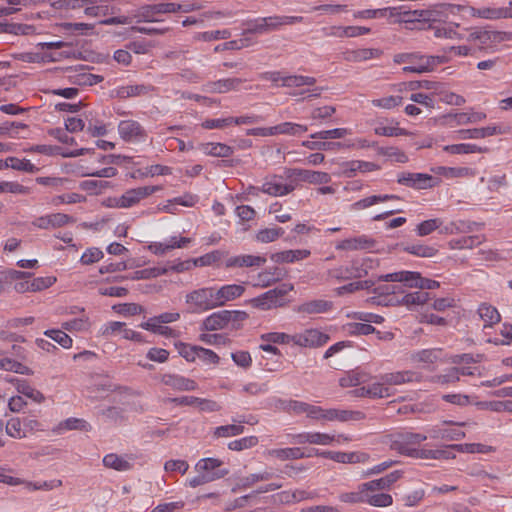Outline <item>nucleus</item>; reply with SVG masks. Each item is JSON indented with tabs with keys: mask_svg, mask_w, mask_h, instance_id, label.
Masks as SVG:
<instances>
[{
	"mask_svg": "<svg viewBox=\"0 0 512 512\" xmlns=\"http://www.w3.org/2000/svg\"><path fill=\"white\" fill-rule=\"evenodd\" d=\"M427 439V435L410 430H396L383 436L382 443L401 455L411 457L415 449Z\"/></svg>",
	"mask_w": 512,
	"mask_h": 512,
	"instance_id": "f257e3e1",
	"label": "nucleus"
},
{
	"mask_svg": "<svg viewBox=\"0 0 512 512\" xmlns=\"http://www.w3.org/2000/svg\"><path fill=\"white\" fill-rule=\"evenodd\" d=\"M304 18L302 16H269V17H259L256 19H251L243 22V26L245 29L243 31V35L246 34H267L272 31L279 30L282 26L285 25H293L296 23L303 22Z\"/></svg>",
	"mask_w": 512,
	"mask_h": 512,
	"instance_id": "f03ea898",
	"label": "nucleus"
},
{
	"mask_svg": "<svg viewBox=\"0 0 512 512\" xmlns=\"http://www.w3.org/2000/svg\"><path fill=\"white\" fill-rule=\"evenodd\" d=\"M247 318L248 314L244 311L221 310L206 317L201 328L206 331H216L225 328L237 330Z\"/></svg>",
	"mask_w": 512,
	"mask_h": 512,
	"instance_id": "7ed1b4c3",
	"label": "nucleus"
},
{
	"mask_svg": "<svg viewBox=\"0 0 512 512\" xmlns=\"http://www.w3.org/2000/svg\"><path fill=\"white\" fill-rule=\"evenodd\" d=\"M294 289L290 283H282L279 286L266 291L250 300L253 307L261 310L283 307L288 303L287 295Z\"/></svg>",
	"mask_w": 512,
	"mask_h": 512,
	"instance_id": "20e7f679",
	"label": "nucleus"
},
{
	"mask_svg": "<svg viewBox=\"0 0 512 512\" xmlns=\"http://www.w3.org/2000/svg\"><path fill=\"white\" fill-rule=\"evenodd\" d=\"M367 262H371V259H354L349 265L329 269L327 275L329 278L338 281L362 278L368 274Z\"/></svg>",
	"mask_w": 512,
	"mask_h": 512,
	"instance_id": "39448f33",
	"label": "nucleus"
},
{
	"mask_svg": "<svg viewBox=\"0 0 512 512\" xmlns=\"http://www.w3.org/2000/svg\"><path fill=\"white\" fill-rule=\"evenodd\" d=\"M440 12L435 9L408 10L400 14L401 21L413 24L412 28L424 29L427 23L439 20Z\"/></svg>",
	"mask_w": 512,
	"mask_h": 512,
	"instance_id": "423d86ee",
	"label": "nucleus"
},
{
	"mask_svg": "<svg viewBox=\"0 0 512 512\" xmlns=\"http://www.w3.org/2000/svg\"><path fill=\"white\" fill-rule=\"evenodd\" d=\"M289 442L293 444H315V445H330L333 441L337 440L338 442L340 439H343L344 441H349L350 439L348 437H345L344 435H338L337 437L335 435H330L327 433H321V432H302L298 434H292L288 435Z\"/></svg>",
	"mask_w": 512,
	"mask_h": 512,
	"instance_id": "0eeeda50",
	"label": "nucleus"
},
{
	"mask_svg": "<svg viewBox=\"0 0 512 512\" xmlns=\"http://www.w3.org/2000/svg\"><path fill=\"white\" fill-rule=\"evenodd\" d=\"M214 297H216L215 288L205 287L188 293L186 295V302L193 304L201 311H207L218 307V304H216L217 300Z\"/></svg>",
	"mask_w": 512,
	"mask_h": 512,
	"instance_id": "6e6552de",
	"label": "nucleus"
},
{
	"mask_svg": "<svg viewBox=\"0 0 512 512\" xmlns=\"http://www.w3.org/2000/svg\"><path fill=\"white\" fill-rule=\"evenodd\" d=\"M506 32L475 29L469 33L468 41L475 42L480 50L507 40Z\"/></svg>",
	"mask_w": 512,
	"mask_h": 512,
	"instance_id": "1a4fd4ad",
	"label": "nucleus"
},
{
	"mask_svg": "<svg viewBox=\"0 0 512 512\" xmlns=\"http://www.w3.org/2000/svg\"><path fill=\"white\" fill-rule=\"evenodd\" d=\"M397 182L414 189H427L435 185L436 179L425 173L402 172L398 174Z\"/></svg>",
	"mask_w": 512,
	"mask_h": 512,
	"instance_id": "9d476101",
	"label": "nucleus"
},
{
	"mask_svg": "<svg viewBox=\"0 0 512 512\" xmlns=\"http://www.w3.org/2000/svg\"><path fill=\"white\" fill-rule=\"evenodd\" d=\"M118 133L126 142H142L147 138L143 126L135 120H122L118 124Z\"/></svg>",
	"mask_w": 512,
	"mask_h": 512,
	"instance_id": "9b49d317",
	"label": "nucleus"
},
{
	"mask_svg": "<svg viewBox=\"0 0 512 512\" xmlns=\"http://www.w3.org/2000/svg\"><path fill=\"white\" fill-rule=\"evenodd\" d=\"M329 339L328 334L318 329H306L294 335V344L300 347L317 348L325 345Z\"/></svg>",
	"mask_w": 512,
	"mask_h": 512,
	"instance_id": "f8f14e48",
	"label": "nucleus"
},
{
	"mask_svg": "<svg viewBox=\"0 0 512 512\" xmlns=\"http://www.w3.org/2000/svg\"><path fill=\"white\" fill-rule=\"evenodd\" d=\"M160 190L159 186H144L127 190L117 201V206L129 208L140 200Z\"/></svg>",
	"mask_w": 512,
	"mask_h": 512,
	"instance_id": "ddd939ff",
	"label": "nucleus"
},
{
	"mask_svg": "<svg viewBox=\"0 0 512 512\" xmlns=\"http://www.w3.org/2000/svg\"><path fill=\"white\" fill-rule=\"evenodd\" d=\"M281 177L274 175L267 179L261 187L250 186L249 190L261 191L271 196H284L291 193L295 187L292 184H283L280 182Z\"/></svg>",
	"mask_w": 512,
	"mask_h": 512,
	"instance_id": "4468645a",
	"label": "nucleus"
},
{
	"mask_svg": "<svg viewBox=\"0 0 512 512\" xmlns=\"http://www.w3.org/2000/svg\"><path fill=\"white\" fill-rule=\"evenodd\" d=\"M440 63L439 57L414 53L410 65L403 67L404 72L425 73L432 71Z\"/></svg>",
	"mask_w": 512,
	"mask_h": 512,
	"instance_id": "2eb2a0df",
	"label": "nucleus"
},
{
	"mask_svg": "<svg viewBox=\"0 0 512 512\" xmlns=\"http://www.w3.org/2000/svg\"><path fill=\"white\" fill-rule=\"evenodd\" d=\"M375 246L376 241L373 238L367 235H360L338 242L336 249L342 251L371 250L375 248Z\"/></svg>",
	"mask_w": 512,
	"mask_h": 512,
	"instance_id": "dca6fc26",
	"label": "nucleus"
},
{
	"mask_svg": "<svg viewBox=\"0 0 512 512\" xmlns=\"http://www.w3.org/2000/svg\"><path fill=\"white\" fill-rule=\"evenodd\" d=\"M285 173L287 178L296 177L301 181L313 184L328 183L331 179L330 175L326 172L305 169H288Z\"/></svg>",
	"mask_w": 512,
	"mask_h": 512,
	"instance_id": "f3484780",
	"label": "nucleus"
},
{
	"mask_svg": "<svg viewBox=\"0 0 512 512\" xmlns=\"http://www.w3.org/2000/svg\"><path fill=\"white\" fill-rule=\"evenodd\" d=\"M266 263V258L259 255L242 254L229 257L225 262V267L230 268H248L260 267Z\"/></svg>",
	"mask_w": 512,
	"mask_h": 512,
	"instance_id": "a211bd4d",
	"label": "nucleus"
},
{
	"mask_svg": "<svg viewBox=\"0 0 512 512\" xmlns=\"http://www.w3.org/2000/svg\"><path fill=\"white\" fill-rule=\"evenodd\" d=\"M161 382L176 391H194L198 387L194 380L186 378L182 375L171 373L163 374L161 377Z\"/></svg>",
	"mask_w": 512,
	"mask_h": 512,
	"instance_id": "6ab92c4d",
	"label": "nucleus"
},
{
	"mask_svg": "<svg viewBox=\"0 0 512 512\" xmlns=\"http://www.w3.org/2000/svg\"><path fill=\"white\" fill-rule=\"evenodd\" d=\"M421 274L414 271H399L381 275L378 277V281L383 282H400L404 283L408 287L418 288Z\"/></svg>",
	"mask_w": 512,
	"mask_h": 512,
	"instance_id": "aec40b11",
	"label": "nucleus"
},
{
	"mask_svg": "<svg viewBox=\"0 0 512 512\" xmlns=\"http://www.w3.org/2000/svg\"><path fill=\"white\" fill-rule=\"evenodd\" d=\"M232 421H233V424L217 427L214 431V435L216 437L237 436L244 432L245 428L243 425H241L242 423H247V424L253 425L257 422V420H255V418L253 416H250L248 419L233 418Z\"/></svg>",
	"mask_w": 512,
	"mask_h": 512,
	"instance_id": "412c9836",
	"label": "nucleus"
},
{
	"mask_svg": "<svg viewBox=\"0 0 512 512\" xmlns=\"http://www.w3.org/2000/svg\"><path fill=\"white\" fill-rule=\"evenodd\" d=\"M363 419H365V414L362 411L344 410L336 408L326 409L324 415L325 421L349 422L361 421Z\"/></svg>",
	"mask_w": 512,
	"mask_h": 512,
	"instance_id": "4be33fe9",
	"label": "nucleus"
},
{
	"mask_svg": "<svg viewBox=\"0 0 512 512\" xmlns=\"http://www.w3.org/2000/svg\"><path fill=\"white\" fill-rule=\"evenodd\" d=\"M222 464L223 462L216 458H203L196 463L195 470L203 474L218 475L221 479L229 474L228 469L221 468Z\"/></svg>",
	"mask_w": 512,
	"mask_h": 512,
	"instance_id": "5701e85b",
	"label": "nucleus"
},
{
	"mask_svg": "<svg viewBox=\"0 0 512 512\" xmlns=\"http://www.w3.org/2000/svg\"><path fill=\"white\" fill-rule=\"evenodd\" d=\"M73 221L72 217L64 213H53L45 216H41L33 221V225L40 229H49L62 227Z\"/></svg>",
	"mask_w": 512,
	"mask_h": 512,
	"instance_id": "b1692460",
	"label": "nucleus"
},
{
	"mask_svg": "<svg viewBox=\"0 0 512 512\" xmlns=\"http://www.w3.org/2000/svg\"><path fill=\"white\" fill-rule=\"evenodd\" d=\"M403 251L423 258H432L438 253L436 245H427L420 241L412 243H401L398 245Z\"/></svg>",
	"mask_w": 512,
	"mask_h": 512,
	"instance_id": "393cba45",
	"label": "nucleus"
},
{
	"mask_svg": "<svg viewBox=\"0 0 512 512\" xmlns=\"http://www.w3.org/2000/svg\"><path fill=\"white\" fill-rule=\"evenodd\" d=\"M245 292V287L238 284H228L220 287L219 289L215 288V296L214 299L217 300L216 304L219 306H223L226 302L239 298Z\"/></svg>",
	"mask_w": 512,
	"mask_h": 512,
	"instance_id": "a878e982",
	"label": "nucleus"
},
{
	"mask_svg": "<svg viewBox=\"0 0 512 512\" xmlns=\"http://www.w3.org/2000/svg\"><path fill=\"white\" fill-rule=\"evenodd\" d=\"M332 308L333 302L323 299H314L298 305L295 311L300 314L312 315L326 313Z\"/></svg>",
	"mask_w": 512,
	"mask_h": 512,
	"instance_id": "bb28decb",
	"label": "nucleus"
},
{
	"mask_svg": "<svg viewBox=\"0 0 512 512\" xmlns=\"http://www.w3.org/2000/svg\"><path fill=\"white\" fill-rule=\"evenodd\" d=\"M176 13L175 3H160L142 7L140 16L145 22L158 21L155 16L158 14Z\"/></svg>",
	"mask_w": 512,
	"mask_h": 512,
	"instance_id": "cd10ccee",
	"label": "nucleus"
},
{
	"mask_svg": "<svg viewBox=\"0 0 512 512\" xmlns=\"http://www.w3.org/2000/svg\"><path fill=\"white\" fill-rule=\"evenodd\" d=\"M242 83L243 80L241 78L220 79L205 84L204 90L210 93H227L232 90H238Z\"/></svg>",
	"mask_w": 512,
	"mask_h": 512,
	"instance_id": "c85d7f7f",
	"label": "nucleus"
},
{
	"mask_svg": "<svg viewBox=\"0 0 512 512\" xmlns=\"http://www.w3.org/2000/svg\"><path fill=\"white\" fill-rule=\"evenodd\" d=\"M412 458L415 459H453L454 452L450 450L449 445L443 448L428 449L426 447L415 449Z\"/></svg>",
	"mask_w": 512,
	"mask_h": 512,
	"instance_id": "c756f323",
	"label": "nucleus"
},
{
	"mask_svg": "<svg viewBox=\"0 0 512 512\" xmlns=\"http://www.w3.org/2000/svg\"><path fill=\"white\" fill-rule=\"evenodd\" d=\"M380 166L368 161H362V160H352L345 162L343 164V174L346 177H353L356 175L357 172H372L379 170Z\"/></svg>",
	"mask_w": 512,
	"mask_h": 512,
	"instance_id": "7c9ffc66",
	"label": "nucleus"
},
{
	"mask_svg": "<svg viewBox=\"0 0 512 512\" xmlns=\"http://www.w3.org/2000/svg\"><path fill=\"white\" fill-rule=\"evenodd\" d=\"M359 391L360 393L358 395L368 396L371 398H386L390 397L394 393V389L388 387L381 379L367 387L360 388Z\"/></svg>",
	"mask_w": 512,
	"mask_h": 512,
	"instance_id": "2f4dec72",
	"label": "nucleus"
},
{
	"mask_svg": "<svg viewBox=\"0 0 512 512\" xmlns=\"http://www.w3.org/2000/svg\"><path fill=\"white\" fill-rule=\"evenodd\" d=\"M400 477H401L400 471H393L390 474H388L382 478L363 483L361 485V488L365 492L369 491V490H371V491L384 490V489L389 488L391 486V484L396 482Z\"/></svg>",
	"mask_w": 512,
	"mask_h": 512,
	"instance_id": "473e14b6",
	"label": "nucleus"
},
{
	"mask_svg": "<svg viewBox=\"0 0 512 512\" xmlns=\"http://www.w3.org/2000/svg\"><path fill=\"white\" fill-rule=\"evenodd\" d=\"M501 133L497 126H487L482 128L462 129L457 131L458 138L460 139H481L488 136Z\"/></svg>",
	"mask_w": 512,
	"mask_h": 512,
	"instance_id": "72a5a7b5",
	"label": "nucleus"
},
{
	"mask_svg": "<svg viewBox=\"0 0 512 512\" xmlns=\"http://www.w3.org/2000/svg\"><path fill=\"white\" fill-rule=\"evenodd\" d=\"M389 200H400L398 195L383 194V195H372L366 198L360 199L350 206L351 211L363 210L378 203L386 202Z\"/></svg>",
	"mask_w": 512,
	"mask_h": 512,
	"instance_id": "f704fd0d",
	"label": "nucleus"
},
{
	"mask_svg": "<svg viewBox=\"0 0 512 512\" xmlns=\"http://www.w3.org/2000/svg\"><path fill=\"white\" fill-rule=\"evenodd\" d=\"M346 330L350 335H369L376 333L380 339L391 340L393 338V334L390 332H386L384 336H381L380 331H376L371 324L367 323H348L346 325Z\"/></svg>",
	"mask_w": 512,
	"mask_h": 512,
	"instance_id": "c9c22d12",
	"label": "nucleus"
},
{
	"mask_svg": "<svg viewBox=\"0 0 512 512\" xmlns=\"http://www.w3.org/2000/svg\"><path fill=\"white\" fill-rule=\"evenodd\" d=\"M268 454L281 461L297 460L305 457H311L312 454H305L299 447L277 448L268 451Z\"/></svg>",
	"mask_w": 512,
	"mask_h": 512,
	"instance_id": "e433bc0d",
	"label": "nucleus"
},
{
	"mask_svg": "<svg viewBox=\"0 0 512 512\" xmlns=\"http://www.w3.org/2000/svg\"><path fill=\"white\" fill-rule=\"evenodd\" d=\"M344 59L348 62H362L369 59L378 58L381 51L375 48H362L356 50H348L344 52Z\"/></svg>",
	"mask_w": 512,
	"mask_h": 512,
	"instance_id": "4c0bfd02",
	"label": "nucleus"
},
{
	"mask_svg": "<svg viewBox=\"0 0 512 512\" xmlns=\"http://www.w3.org/2000/svg\"><path fill=\"white\" fill-rule=\"evenodd\" d=\"M310 255L309 250L297 249V250H286L271 255V260L276 263H293L298 260L307 258Z\"/></svg>",
	"mask_w": 512,
	"mask_h": 512,
	"instance_id": "58836bf2",
	"label": "nucleus"
},
{
	"mask_svg": "<svg viewBox=\"0 0 512 512\" xmlns=\"http://www.w3.org/2000/svg\"><path fill=\"white\" fill-rule=\"evenodd\" d=\"M199 148L204 154L213 157L226 158L234 153L233 147L224 143H202Z\"/></svg>",
	"mask_w": 512,
	"mask_h": 512,
	"instance_id": "ea45409f",
	"label": "nucleus"
},
{
	"mask_svg": "<svg viewBox=\"0 0 512 512\" xmlns=\"http://www.w3.org/2000/svg\"><path fill=\"white\" fill-rule=\"evenodd\" d=\"M91 428V425L86 420L71 417L61 421L53 431L57 434H61L68 430H80L88 432L91 430Z\"/></svg>",
	"mask_w": 512,
	"mask_h": 512,
	"instance_id": "a19ab883",
	"label": "nucleus"
},
{
	"mask_svg": "<svg viewBox=\"0 0 512 512\" xmlns=\"http://www.w3.org/2000/svg\"><path fill=\"white\" fill-rule=\"evenodd\" d=\"M9 381L15 384L16 389L20 394H23L37 403L44 401V395L39 390L33 388L26 380L12 378Z\"/></svg>",
	"mask_w": 512,
	"mask_h": 512,
	"instance_id": "79ce46f5",
	"label": "nucleus"
},
{
	"mask_svg": "<svg viewBox=\"0 0 512 512\" xmlns=\"http://www.w3.org/2000/svg\"><path fill=\"white\" fill-rule=\"evenodd\" d=\"M414 376V372L412 371H398L392 373H386L380 376V379L384 381V383L391 387L395 385H401L406 382L412 381Z\"/></svg>",
	"mask_w": 512,
	"mask_h": 512,
	"instance_id": "37998d69",
	"label": "nucleus"
},
{
	"mask_svg": "<svg viewBox=\"0 0 512 512\" xmlns=\"http://www.w3.org/2000/svg\"><path fill=\"white\" fill-rule=\"evenodd\" d=\"M272 478L273 473L268 471L253 473L246 477H242L237 483V485L234 488H232V491L236 492L238 489H247L259 481H268Z\"/></svg>",
	"mask_w": 512,
	"mask_h": 512,
	"instance_id": "c03bdc74",
	"label": "nucleus"
},
{
	"mask_svg": "<svg viewBox=\"0 0 512 512\" xmlns=\"http://www.w3.org/2000/svg\"><path fill=\"white\" fill-rule=\"evenodd\" d=\"M103 464L105 467L114 469L116 471H128L131 469L132 464L122 456L115 453H110L104 456Z\"/></svg>",
	"mask_w": 512,
	"mask_h": 512,
	"instance_id": "a18cd8bd",
	"label": "nucleus"
},
{
	"mask_svg": "<svg viewBox=\"0 0 512 512\" xmlns=\"http://www.w3.org/2000/svg\"><path fill=\"white\" fill-rule=\"evenodd\" d=\"M478 314L481 318V320L485 323V327L498 323L501 319V316L498 312V310L487 303H482L478 308Z\"/></svg>",
	"mask_w": 512,
	"mask_h": 512,
	"instance_id": "49530a36",
	"label": "nucleus"
},
{
	"mask_svg": "<svg viewBox=\"0 0 512 512\" xmlns=\"http://www.w3.org/2000/svg\"><path fill=\"white\" fill-rule=\"evenodd\" d=\"M483 240L484 237L479 235L463 236L458 239L450 240L448 244L450 249H472L480 245Z\"/></svg>",
	"mask_w": 512,
	"mask_h": 512,
	"instance_id": "de8ad7c7",
	"label": "nucleus"
},
{
	"mask_svg": "<svg viewBox=\"0 0 512 512\" xmlns=\"http://www.w3.org/2000/svg\"><path fill=\"white\" fill-rule=\"evenodd\" d=\"M450 450L461 452V453H488L492 451L491 446H487L480 443H465V444H452L449 445Z\"/></svg>",
	"mask_w": 512,
	"mask_h": 512,
	"instance_id": "09e8293b",
	"label": "nucleus"
},
{
	"mask_svg": "<svg viewBox=\"0 0 512 512\" xmlns=\"http://www.w3.org/2000/svg\"><path fill=\"white\" fill-rule=\"evenodd\" d=\"M273 129H274V135H277V134L301 135L307 131V126L297 124V123L284 122V123H280L278 125L273 126Z\"/></svg>",
	"mask_w": 512,
	"mask_h": 512,
	"instance_id": "8fccbe9b",
	"label": "nucleus"
},
{
	"mask_svg": "<svg viewBox=\"0 0 512 512\" xmlns=\"http://www.w3.org/2000/svg\"><path fill=\"white\" fill-rule=\"evenodd\" d=\"M281 79L282 86L285 87L313 86L316 83V79L314 77L302 75H289Z\"/></svg>",
	"mask_w": 512,
	"mask_h": 512,
	"instance_id": "3c124183",
	"label": "nucleus"
},
{
	"mask_svg": "<svg viewBox=\"0 0 512 512\" xmlns=\"http://www.w3.org/2000/svg\"><path fill=\"white\" fill-rule=\"evenodd\" d=\"M444 150L451 154H471V153H483L487 149L479 147L475 144H452L444 147Z\"/></svg>",
	"mask_w": 512,
	"mask_h": 512,
	"instance_id": "603ef678",
	"label": "nucleus"
},
{
	"mask_svg": "<svg viewBox=\"0 0 512 512\" xmlns=\"http://www.w3.org/2000/svg\"><path fill=\"white\" fill-rule=\"evenodd\" d=\"M441 349H424L413 354L412 359L424 364H434L440 359Z\"/></svg>",
	"mask_w": 512,
	"mask_h": 512,
	"instance_id": "864d4df0",
	"label": "nucleus"
},
{
	"mask_svg": "<svg viewBox=\"0 0 512 512\" xmlns=\"http://www.w3.org/2000/svg\"><path fill=\"white\" fill-rule=\"evenodd\" d=\"M152 90V87L144 84H136L121 87L118 90V96L121 98H129L147 94Z\"/></svg>",
	"mask_w": 512,
	"mask_h": 512,
	"instance_id": "5fc2aeb1",
	"label": "nucleus"
},
{
	"mask_svg": "<svg viewBox=\"0 0 512 512\" xmlns=\"http://www.w3.org/2000/svg\"><path fill=\"white\" fill-rule=\"evenodd\" d=\"M110 186L111 183L105 180H84L80 183L81 190L95 195L101 194Z\"/></svg>",
	"mask_w": 512,
	"mask_h": 512,
	"instance_id": "6e6d98bb",
	"label": "nucleus"
},
{
	"mask_svg": "<svg viewBox=\"0 0 512 512\" xmlns=\"http://www.w3.org/2000/svg\"><path fill=\"white\" fill-rule=\"evenodd\" d=\"M441 226L442 220L440 218L429 219L419 223L415 228V232L418 236L424 237L441 228Z\"/></svg>",
	"mask_w": 512,
	"mask_h": 512,
	"instance_id": "4d7b16f0",
	"label": "nucleus"
},
{
	"mask_svg": "<svg viewBox=\"0 0 512 512\" xmlns=\"http://www.w3.org/2000/svg\"><path fill=\"white\" fill-rule=\"evenodd\" d=\"M225 255L226 253L221 250H214L212 252L206 253L198 258L193 259L194 266H211L219 262Z\"/></svg>",
	"mask_w": 512,
	"mask_h": 512,
	"instance_id": "13d9d810",
	"label": "nucleus"
},
{
	"mask_svg": "<svg viewBox=\"0 0 512 512\" xmlns=\"http://www.w3.org/2000/svg\"><path fill=\"white\" fill-rule=\"evenodd\" d=\"M447 424H452L451 427H443L444 429V437L446 441H458L465 437V432L462 430V427L466 426V422L452 423L446 422Z\"/></svg>",
	"mask_w": 512,
	"mask_h": 512,
	"instance_id": "bf43d9fd",
	"label": "nucleus"
},
{
	"mask_svg": "<svg viewBox=\"0 0 512 512\" xmlns=\"http://www.w3.org/2000/svg\"><path fill=\"white\" fill-rule=\"evenodd\" d=\"M377 153L398 163L408 162V156L396 147H377Z\"/></svg>",
	"mask_w": 512,
	"mask_h": 512,
	"instance_id": "052dcab7",
	"label": "nucleus"
},
{
	"mask_svg": "<svg viewBox=\"0 0 512 512\" xmlns=\"http://www.w3.org/2000/svg\"><path fill=\"white\" fill-rule=\"evenodd\" d=\"M260 339L263 342L273 343V344H294V335H289L282 332H269L262 334Z\"/></svg>",
	"mask_w": 512,
	"mask_h": 512,
	"instance_id": "680f3d73",
	"label": "nucleus"
},
{
	"mask_svg": "<svg viewBox=\"0 0 512 512\" xmlns=\"http://www.w3.org/2000/svg\"><path fill=\"white\" fill-rule=\"evenodd\" d=\"M284 233L281 227L261 229L256 234V240L261 243H270L278 239Z\"/></svg>",
	"mask_w": 512,
	"mask_h": 512,
	"instance_id": "e2e57ef3",
	"label": "nucleus"
},
{
	"mask_svg": "<svg viewBox=\"0 0 512 512\" xmlns=\"http://www.w3.org/2000/svg\"><path fill=\"white\" fill-rule=\"evenodd\" d=\"M430 299V293L420 289L419 291L408 293L403 296L401 303L405 305L425 304Z\"/></svg>",
	"mask_w": 512,
	"mask_h": 512,
	"instance_id": "0e129e2a",
	"label": "nucleus"
},
{
	"mask_svg": "<svg viewBox=\"0 0 512 512\" xmlns=\"http://www.w3.org/2000/svg\"><path fill=\"white\" fill-rule=\"evenodd\" d=\"M8 161L10 168L18 171L28 172V173H36L39 171V168L32 164L27 159H19L17 157H8Z\"/></svg>",
	"mask_w": 512,
	"mask_h": 512,
	"instance_id": "69168bd1",
	"label": "nucleus"
},
{
	"mask_svg": "<svg viewBox=\"0 0 512 512\" xmlns=\"http://www.w3.org/2000/svg\"><path fill=\"white\" fill-rule=\"evenodd\" d=\"M44 335L57 342L63 348H70L72 346V338L62 330H46Z\"/></svg>",
	"mask_w": 512,
	"mask_h": 512,
	"instance_id": "338daca9",
	"label": "nucleus"
},
{
	"mask_svg": "<svg viewBox=\"0 0 512 512\" xmlns=\"http://www.w3.org/2000/svg\"><path fill=\"white\" fill-rule=\"evenodd\" d=\"M257 443L258 438L256 436H248L238 440L231 441L228 444V448L233 451H242L256 446Z\"/></svg>",
	"mask_w": 512,
	"mask_h": 512,
	"instance_id": "774afa93",
	"label": "nucleus"
}]
</instances>
